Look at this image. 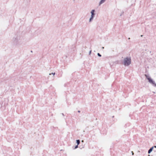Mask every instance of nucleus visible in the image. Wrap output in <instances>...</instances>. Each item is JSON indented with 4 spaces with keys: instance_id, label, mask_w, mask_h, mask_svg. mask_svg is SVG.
I'll return each mask as SVG.
<instances>
[{
    "instance_id": "nucleus-1",
    "label": "nucleus",
    "mask_w": 156,
    "mask_h": 156,
    "mask_svg": "<svg viewBox=\"0 0 156 156\" xmlns=\"http://www.w3.org/2000/svg\"><path fill=\"white\" fill-rule=\"evenodd\" d=\"M131 63V58L130 56H127L124 58L123 64L125 66H128Z\"/></svg>"
},
{
    "instance_id": "nucleus-2",
    "label": "nucleus",
    "mask_w": 156,
    "mask_h": 156,
    "mask_svg": "<svg viewBox=\"0 0 156 156\" xmlns=\"http://www.w3.org/2000/svg\"><path fill=\"white\" fill-rule=\"evenodd\" d=\"M145 76L150 83L154 87H156V83L155 81L151 78L146 75H145Z\"/></svg>"
},
{
    "instance_id": "nucleus-3",
    "label": "nucleus",
    "mask_w": 156,
    "mask_h": 156,
    "mask_svg": "<svg viewBox=\"0 0 156 156\" xmlns=\"http://www.w3.org/2000/svg\"><path fill=\"white\" fill-rule=\"evenodd\" d=\"M95 10L94 9H92L90 11L91 15L89 19V22L90 23L91 22L93 21L94 17H95Z\"/></svg>"
},
{
    "instance_id": "nucleus-4",
    "label": "nucleus",
    "mask_w": 156,
    "mask_h": 156,
    "mask_svg": "<svg viewBox=\"0 0 156 156\" xmlns=\"http://www.w3.org/2000/svg\"><path fill=\"white\" fill-rule=\"evenodd\" d=\"M20 40V37L19 36H16L13 39V41L16 43L18 42Z\"/></svg>"
},
{
    "instance_id": "nucleus-5",
    "label": "nucleus",
    "mask_w": 156,
    "mask_h": 156,
    "mask_svg": "<svg viewBox=\"0 0 156 156\" xmlns=\"http://www.w3.org/2000/svg\"><path fill=\"white\" fill-rule=\"evenodd\" d=\"M106 1V0H101L99 3V5H101L104 3Z\"/></svg>"
},
{
    "instance_id": "nucleus-6",
    "label": "nucleus",
    "mask_w": 156,
    "mask_h": 156,
    "mask_svg": "<svg viewBox=\"0 0 156 156\" xmlns=\"http://www.w3.org/2000/svg\"><path fill=\"white\" fill-rule=\"evenodd\" d=\"M154 147H152L148 151V153L150 154L152 151Z\"/></svg>"
},
{
    "instance_id": "nucleus-7",
    "label": "nucleus",
    "mask_w": 156,
    "mask_h": 156,
    "mask_svg": "<svg viewBox=\"0 0 156 156\" xmlns=\"http://www.w3.org/2000/svg\"><path fill=\"white\" fill-rule=\"evenodd\" d=\"M76 141V143L77 144V145H78L80 144V140H77Z\"/></svg>"
},
{
    "instance_id": "nucleus-8",
    "label": "nucleus",
    "mask_w": 156,
    "mask_h": 156,
    "mask_svg": "<svg viewBox=\"0 0 156 156\" xmlns=\"http://www.w3.org/2000/svg\"><path fill=\"white\" fill-rule=\"evenodd\" d=\"M51 74L53 75L54 76L55 75V73H50L49 75H50Z\"/></svg>"
},
{
    "instance_id": "nucleus-9",
    "label": "nucleus",
    "mask_w": 156,
    "mask_h": 156,
    "mask_svg": "<svg viewBox=\"0 0 156 156\" xmlns=\"http://www.w3.org/2000/svg\"><path fill=\"white\" fill-rule=\"evenodd\" d=\"M97 55L98 56H99V57L101 56V55L99 53H98L97 54Z\"/></svg>"
},
{
    "instance_id": "nucleus-10",
    "label": "nucleus",
    "mask_w": 156,
    "mask_h": 156,
    "mask_svg": "<svg viewBox=\"0 0 156 156\" xmlns=\"http://www.w3.org/2000/svg\"><path fill=\"white\" fill-rule=\"evenodd\" d=\"M78 147V145H77L75 147V148L74 149H76Z\"/></svg>"
},
{
    "instance_id": "nucleus-11",
    "label": "nucleus",
    "mask_w": 156,
    "mask_h": 156,
    "mask_svg": "<svg viewBox=\"0 0 156 156\" xmlns=\"http://www.w3.org/2000/svg\"><path fill=\"white\" fill-rule=\"evenodd\" d=\"M91 51H90L89 52V55H90L91 54Z\"/></svg>"
},
{
    "instance_id": "nucleus-12",
    "label": "nucleus",
    "mask_w": 156,
    "mask_h": 156,
    "mask_svg": "<svg viewBox=\"0 0 156 156\" xmlns=\"http://www.w3.org/2000/svg\"><path fill=\"white\" fill-rule=\"evenodd\" d=\"M132 152V154L133 155L134 153H133V151H132V152Z\"/></svg>"
},
{
    "instance_id": "nucleus-13",
    "label": "nucleus",
    "mask_w": 156,
    "mask_h": 156,
    "mask_svg": "<svg viewBox=\"0 0 156 156\" xmlns=\"http://www.w3.org/2000/svg\"><path fill=\"white\" fill-rule=\"evenodd\" d=\"M154 147L156 148V146H155Z\"/></svg>"
},
{
    "instance_id": "nucleus-14",
    "label": "nucleus",
    "mask_w": 156,
    "mask_h": 156,
    "mask_svg": "<svg viewBox=\"0 0 156 156\" xmlns=\"http://www.w3.org/2000/svg\"><path fill=\"white\" fill-rule=\"evenodd\" d=\"M102 49H104V47H102Z\"/></svg>"
},
{
    "instance_id": "nucleus-15",
    "label": "nucleus",
    "mask_w": 156,
    "mask_h": 156,
    "mask_svg": "<svg viewBox=\"0 0 156 156\" xmlns=\"http://www.w3.org/2000/svg\"><path fill=\"white\" fill-rule=\"evenodd\" d=\"M82 142H83V140H82Z\"/></svg>"
}]
</instances>
